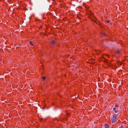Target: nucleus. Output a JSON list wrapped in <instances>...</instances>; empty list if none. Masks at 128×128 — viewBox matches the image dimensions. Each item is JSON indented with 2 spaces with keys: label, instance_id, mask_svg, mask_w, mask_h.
<instances>
[{
  "label": "nucleus",
  "instance_id": "14",
  "mask_svg": "<svg viewBox=\"0 0 128 128\" xmlns=\"http://www.w3.org/2000/svg\"><path fill=\"white\" fill-rule=\"evenodd\" d=\"M115 107H118V106H117V105H116L115 106Z\"/></svg>",
  "mask_w": 128,
  "mask_h": 128
},
{
  "label": "nucleus",
  "instance_id": "13",
  "mask_svg": "<svg viewBox=\"0 0 128 128\" xmlns=\"http://www.w3.org/2000/svg\"><path fill=\"white\" fill-rule=\"evenodd\" d=\"M94 22L96 23L97 24H98V23L95 20H94Z\"/></svg>",
  "mask_w": 128,
  "mask_h": 128
},
{
  "label": "nucleus",
  "instance_id": "12",
  "mask_svg": "<svg viewBox=\"0 0 128 128\" xmlns=\"http://www.w3.org/2000/svg\"><path fill=\"white\" fill-rule=\"evenodd\" d=\"M123 126H121L120 127V128H122Z\"/></svg>",
  "mask_w": 128,
  "mask_h": 128
},
{
  "label": "nucleus",
  "instance_id": "8",
  "mask_svg": "<svg viewBox=\"0 0 128 128\" xmlns=\"http://www.w3.org/2000/svg\"><path fill=\"white\" fill-rule=\"evenodd\" d=\"M102 34L103 36H105V34L104 33H102Z\"/></svg>",
  "mask_w": 128,
  "mask_h": 128
},
{
  "label": "nucleus",
  "instance_id": "3",
  "mask_svg": "<svg viewBox=\"0 0 128 128\" xmlns=\"http://www.w3.org/2000/svg\"><path fill=\"white\" fill-rule=\"evenodd\" d=\"M50 42L52 44L54 45V44L55 42L54 40H53L51 41Z\"/></svg>",
  "mask_w": 128,
  "mask_h": 128
},
{
  "label": "nucleus",
  "instance_id": "4",
  "mask_svg": "<svg viewBox=\"0 0 128 128\" xmlns=\"http://www.w3.org/2000/svg\"><path fill=\"white\" fill-rule=\"evenodd\" d=\"M115 52L116 54H119L120 53V52L118 50L116 51Z\"/></svg>",
  "mask_w": 128,
  "mask_h": 128
},
{
  "label": "nucleus",
  "instance_id": "15",
  "mask_svg": "<svg viewBox=\"0 0 128 128\" xmlns=\"http://www.w3.org/2000/svg\"><path fill=\"white\" fill-rule=\"evenodd\" d=\"M43 109H44V108H43Z\"/></svg>",
  "mask_w": 128,
  "mask_h": 128
},
{
  "label": "nucleus",
  "instance_id": "10",
  "mask_svg": "<svg viewBox=\"0 0 128 128\" xmlns=\"http://www.w3.org/2000/svg\"><path fill=\"white\" fill-rule=\"evenodd\" d=\"M116 113L118 112V111L117 110H115L114 111Z\"/></svg>",
  "mask_w": 128,
  "mask_h": 128
},
{
  "label": "nucleus",
  "instance_id": "2",
  "mask_svg": "<svg viewBox=\"0 0 128 128\" xmlns=\"http://www.w3.org/2000/svg\"><path fill=\"white\" fill-rule=\"evenodd\" d=\"M87 13L88 14H87L88 15L90 16L91 18H95V16H94L93 15V13L92 12H89Z\"/></svg>",
  "mask_w": 128,
  "mask_h": 128
},
{
  "label": "nucleus",
  "instance_id": "7",
  "mask_svg": "<svg viewBox=\"0 0 128 128\" xmlns=\"http://www.w3.org/2000/svg\"><path fill=\"white\" fill-rule=\"evenodd\" d=\"M32 42H31V41L30 42V44L31 45H32V46H33V44L32 43Z\"/></svg>",
  "mask_w": 128,
  "mask_h": 128
},
{
  "label": "nucleus",
  "instance_id": "9",
  "mask_svg": "<svg viewBox=\"0 0 128 128\" xmlns=\"http://www.w3.org/2000/svg\"><path fill=\"white\" fill-rule=\"evenodd\" d=\"M106 22H107V23H109L110 22V21L109 20H108L106 21Z\"/></svg>",
  "mask_w": 128,
  "mask_h": 128
},
{
  "label": "nucleus",
  "instance_id": "6",
  "mask_svg": "<svg viewBox=\"0 0 128 128\" xmlns=\"http://www.w3.org/2000/svg\"><path fill=\"white\" fill-rule=\"evenodd\" d=\"M105 128H109V126L107 125H105Z\"/></svg>",
  "mask_w": 128,
  "mask_h": 128
},
{
  "label": "nucleus",
  "instance_id": "1",
  "mask_svg": "<svg viewBox=\"0 0 128 128\" xmlns=\"http://www.w3.org/2000/svg\"><path fill=\"white\" fill-rule=\"evenodd\" d=\"M116 115H114L113 116V118L111 119L112 122V123H114L116 121Z\"/></svg>",
  "mask_w": 128,
  "mask_h": 128
},
{
  "label": "nucleus",
  "instance_id": "11",
  "mask_svg": "<svg viewBox=\"0 0 128 128\" xmlns=\"http://www.w3.org/2000/svg\"><path fill=\"white\" fill-rule=\"evenodd\" d=\"M116 109V108H113V110L114 111Z\"/></svg>",
  "mask_w": 128,
  "mask_h": 128
},
{
  "label": "nucleus",
  "instance_id": "5",
  "mask_svg": "<svg viewBox=\"0 0 128 128\" xmlns=\"http://www.w3.org/2000/svg\"><path fill=\"white\" fill-rule=\"evenodd\" d=\"M42 79L43 80H45L46 79H47L46 78V77L45 76H43L42 77Z\"/></svg>",
  "mask_w": 128,
  "mask_h": 128
}]
</instances>
